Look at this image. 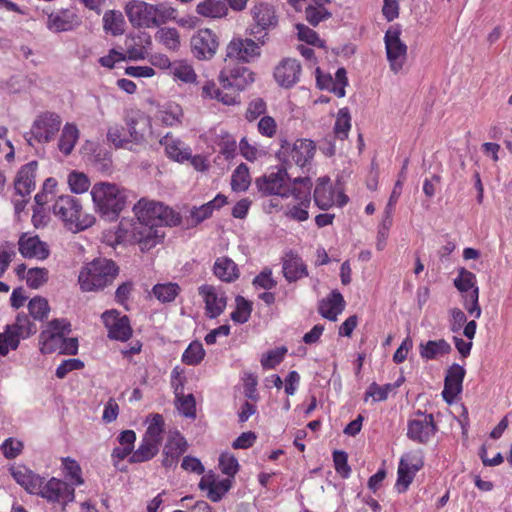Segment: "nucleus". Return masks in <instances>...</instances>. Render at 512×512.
Listing matches in <instances>:
<instances>
[{
	"mask_svg": "<svg viewBox=\"0 0 512 512\" xmlns=\"http://www.w3.org/2000/svg\"><path fill=\"white\" fill-rule=\"evenodd\" d=\"M235 302L236 309L231 313V319L236 323L243 324L251 315V304L242 296H237Z\"/></svg>",
	"mask_w": 512,
	"mask_h": 512,
	"instance_id": "53",
	"label": "nucleus"
},
{
	"mask_svg": "<svg viewBox=\"0 0 512 512\" xmlns=\"http://www.w3.org/2000/svg\"><path fill=\"white\" fill-rule=\"evenodd\" d=\"M125 123L128 128L131 142H143L146 134L150 132V118L140 110L127 111L125 115Z\"/></svg>",
	"mask_w": 512,
	"mask_h": 512,
	"instance_id": "17",
	"label": "nucleus"
},
{
	"mask_svg": "<svg viewBox=\"0 0 512 512\" xmlns=\"http://www.w3.org/2000/svg\"><path fill=\"white\" fill-rule=\"evenodd\" d=\"M103 28L114 36L122 35L125 31V20L120 11L108 10L103 15Z\"/></svg>",
	"mask_w": 512,
	"mask_h": 512,
	"instance_id": "43",
	"label": "nucleus"
},
{
	"mask_svg": "<svg viewBox=\"0 0 512 512\" xmlns=\"http://www.w3.org/2000/svg\"><path fill=\"white\" fill-rule=\"evenodd\" d=\"M253 19L258 27L262 30L275 28L278 19L274 8L266 3H260L252 9Z\"/></svg>",
	"mask_w": 512,
	"mask_h": 512,
	"instance_id": "31",
	"label": "nucleus"
},
{
	"mask_svg": "<svg viewBox=\"0 0 512 512\" xmlns=\"http://www.w3.org/2000/svg\"><path fill=\"white\" fill-rule=\"evenodd\" d=\"M180 291V286L172 282L156 284L152 289L154 296L162 303L174 301Z\"/></svg>",
	"mask_w": 512,
	"mask_h": 512,
	"instance_id": "47",
	"label": "nucleus"
},
{
	"mask_svg": "<svg viewBox=\"0 0 512 512\" xmlns=\"http://www.w3.org/2000/svg\"><path fill=\"white\" fill-rule=\"evenodd\" d=\"M188 449L186 439L179 433L171 434L162 451V465L165 468L175 467L181 455Z\"/></svg>",
	"mask_w": 512,
	"mask_h": 512,
	"instance_id": "19",
	"label": "nucleus"
},
{
	"mask_svg": "<svg viewBox=\"0 0 512 512\" xmlns=\"http://www.w3.org/2000/svg\"><path fill=\"white\" fill-rule=\"evenodd\" d=\"M213 271L215 276L224 282H233L240 275L237 265L228 257L217 258Z\"/></svg>",
	"mask_w": 512,
	"mask_h": 512,
	"instance_id": "33",
	"label": "nucleus"
},
{
	"mask_svg": "<svg viewBox=\"0 0 512 512\" xmlns=\"http://www.w3.org/2000/svg\"><path fill=\"white\" fill-rule=\"evenodd\" d=\"M301 71L298 60L285 58L275 67L274 78L281 87L291 88L299 82Z\"/></svg>",
	"mask_w": 512,
	"mask_h": 512,
	"instance_id": "18",
	"label": "nucleus"
},
{
	"mask_svg": "<svg viewBox=\"0 0 512 512\" xmlns=\"http://www.w3.org/2000/svg\"><path fill=\"white\" fill-rule=\"evenodd\" d=\"M76 16L73 13L61 12L48 17V28L55 32L69 31L74 28Z\"/></svg>",
	"mask_w": 512,
	"mask_h": 512,
	"instance_id": "45",
	"label": "nucleus"
},
{
	"mask_svg": "<svg viewBox=\"0 0 512 512\" xmlns=\"http://www.w3.org/2000/svg\"><path fill=\"white\" fill-rule=\"evenodd\" d=\"M453 284L462 294V298H464V295H469L470 292L479 288L476 275L463 267L458 269L457 277L453 280Z\"/></svg>",
	"mask_w": 512,
	"mask_h": 512,
	"instance_id": "42",
	"label": "nucleus"
},
{
	"mask_svg": "<svg viewBox=\"0 0 512 512\" xmlns=\"http://www.w3.org/2000/svg\"><path fill=\"white\" fill-rule=\"evenodd\" d=\"M183 111L179 104L168 102L157 113V118L166 126H175L181 123Z\"/></svg>",
	"mask_w": 512,
	"mask_h": 512,
	"instance_id": "39",
	"label": "nucleus"
},
{
	"mask_svg": "<svg viewBox=\"0 0 512 512\" xmlns=\"http://www.w3.org/2000/svg\"><path fill=\"white\" fill-rule=\"evenodd\" d=\"M452 348L445 339L429 340L419 345V353L423 359L431 360L438 355H445L451 352Z\"/></svg>",
	"mask_w": 512,
	"mask_h": 512,
	"instance_id": "36",
	"label": "nucleus"
},
{
	"mask_svg": "<svg viewBox=\"0 0 512 512\" xmlns=\"http://www.w3.org/2000/svg\"><path fill=\"white\" fill-rule=\"evenodd\" d=\"M148 427L143 437L153 440L159 444L162 443L164 433V418L161 414H151L147 418Z\"/></svg>",
	"mask_w": 512,
	"mask_h": 512,
	"instance_id": "46",
	"label": "nucleus"
},
{
	"mask_svg": "<svg viewBox=\"0 0 512 512\" xmlns=\"http://www.w3.org/2000/svg\"><path fill=\"white\" fill-rule=\"evenodd\" d=\"M61 124L62 119L58 114L54 112L42 113L34 120L30 129V136L26 137V140L30 145H33V141L48 143L59 132Z\"/></svg>",
	"mask_w": 512,
	"mask_h": 512,
	"instance_id": "8",
	"label": "nucleus"
},
{
	"mask_svg": "<svg viewBox=\"0 0 512 512\" xmlns=\"http://www.w3.org/2000/svg\"><path fill=\"white\" fill-rule=\"evenodd\" d=\"M39 496L46 499L50 503H57L64 510L66 505L75 499V488L67 482L52 477L48 481L43 478V484L38 491Z\"/></svg>",
	"mask_w": 512,
	"mask_h": 512,
	"instance_id": "11",
	"label": "nucleus"
},
{
	"mask_svg": "<svg viewBox=\"0 0 512 512\" xmlns=\"http://www.w3.org/2000/svg\"><path fill=\"white\" fill-rule=\"evenodd\" d=\"M160 145L164 147L165 154L176 162H184L191 158V149L181 140L166 134L161 140Z\"/></svg>",
	"mask_w": 512,
	"mask_h": 512,
	"instance_id": "27",
	"label": "nucleus"
},
{
	"mask_svg": "<svg viewBox=\"0 0 512 512\" xmlns=\"http://www.w3.org/2000/svg\"><path fill=\"white\" fill-rule=\"evenodd\" d=\"M332 16L324 6L309 5L305 9V18L312 26H317L320 22L329 19Z\"/></svg>",
	"mask_w": 512,
	"mask_h": 512,
	"instance_id": "52",
	"label": "nucleus"
},
{
	"mask_svg": "<svg viewBox=\"0 0 512 512\" xmlns=\"http://www.w3.org/2000/svg\"><path fill=\"white\" fill-rule=\"evenodd\" d=\"M79 139V130L77 126L73 123H66L62 129V133L58 142L59 150L65 154L69 155L77 143Z\"/></svg>",
	"mask_w": 512,
	"mask_h": 512,
	"instance_id": "41",
	"label": "nucleus"
},
{
	"mask_svg": "<svg viewBox=\"0 0 512 512\" xmlns=\"http://www.w3.org/2000/svg\"><path fill=\"white\" fill-rule=\"evenodd\" d=\"M283 275L288 282H295L308 275L307 267L294 252L286 253L282 261Z\"/></svg>",
	"mask_w": 512,
	"mask_h": 512,
	"instance_id": "26",
	"label": "nucleus"
},
{
	"mask_svg": "<svg viewBox=\"0 0 512 512\" xmlns=\"http://www.w3.org/2000/svg\"><path fill=\"white\" fill-rule=\"evenodd\" d=\"M140 44L130 45L127 48V55L130 60H143L145 59L148 48L152 44L151 37L148 34L138 37Z\"/></svg>",
	"mask_w": 512,
	"mask_h": 512,
	"instance_id": "50",
	"label": "nucleus"
},
{
	"mask_svg": "<svg viewBox=\"0 0 512 512\" xmlns=\"http://www.w3.org/2000/svg\"><path fill=\"white\" fill-rule=\"evenodd\" d=\"M315 204L322 210H327L334 204V191L330 178L320 177L313 194Z\"/></svg>",
	"mask_w": 512,
	"mask_h": 512,
	"instance_id": "30",
	"label": "nucleus"
},
{
	"mask_svg": "<svg viewBox=\"0 0 512 512\" xmlns=\"http://www.w3.org/2000/svg\"><path fill=\"white\" fill-rule=\"evenodd\" d=\"M205 356V350L203 345L198 342H192L184 351L182 355V361L187 365L199 364Z\"/></svg>",
	"mask_w": 512,
	"mask_h": 512,
	"instance_id": "51",
	"label": "nucleus"
},
{
	"mask_svg": "<svg viewBox=\"0 0 512 512\" xmlns=\"http://www.w3.org/2000/svg\"><path fill=\"white\" fill-rule=\"evenodd\" d=\"M218 80L224 90L237 97V93L244 90L248 85L254 82V73L240 63L224 62Z\"/></svg>",
	"mask_w": 512,
	"mask_h": 512,
	"instance_id": "6",
	"label": "nucleus"
},
{
	"mask_svg": "<svg viewBox=\"0 0 512 512\" xmlns=\"http://www.w3.org/2000/svg\"><path fill=\"white\" fill-rule=\"evenodd\" d=\"M18 245L19 252L24 258L44 260L50 254L47 243L41 241L37 235L22 234L19 238Z\"/></svg>",
	"mask_w": 512,
	"mask_h": 512,
	"instance_id": "20",
	"label": "nucleus"
},
{
	"mask_svg": "<svg viewBox=\"0 0 512 512\" xmlns=\"http://www.w3.org/2000/svg\"><path fill=\"white\" fill-rule=\"evenodd\" d=\"M175 398L177 409L182 415L189 418L196 416V402L192 394H183Z\"/></svg>",
	"mask_w": 512,
	"mask_h": 512,
	"instance_id": "55",
	"label": "nucleus"
},
{
	"mask_svg": "<svg viewBox=\"0 0 512 512\" xmlns=\"http://www.w3.org/2000/svg\"><path fill=\"white\" fill-rule=\"evenodd\" d=\"M68 184L72 192L81 194L86 192L90 187L88 177L81 172L73 171L68 175Z\"/></svg>",
	"mask_w": 512,
	"mask_h": 512,
	"instance_id": "56",
	"label": "nucleus"
},
{
	"mask_svg": "<svg viewBox=\"0 0 512 512\" xmlns=\"http://www.w3.org/2000/svg\"><path fill=\"white\" fill-rule=\"evenodd\" d=\"M219 466L222 473L229 477H234L239 469L238 460L230 453L221 454L219 457Z\"/></svg>",
	"mask_w": 512,
	"mask_h": 512,
	"instance_id": "61",
	"label": "nucleus"
},
{
	"mask_svg": "<svg viewBox=\"0 0 512 512\" xmlns=\"http://www.w3.org/2000/svg\"><path fill=\"white\" fill-rule=\"evenodd\" d=\"M37 162L32 161L24 165L18 172L14 181L15 194L21 197L30 196L35 189V176Z\"/></svg>",
	"mask_w": 512,
	"mask_h": 512,
	"instance_id": "24",
	"label": "nucleus"
},
{
	"mask_svg": "<svg viewBox=\"0 0 512 512\" xmlns=\"http://www.w3.org/2000/svg\"><path fill=\"white\" fill-rule=\"evenodd\" d=\"M155 40L172 52H177L181 46L180 33L173 27L159 28L155 33Z\"/></svg>",
	"mask_w": 512,
	"mask_h": 512,
	"instance_id": "37",
	"label": "nucleus"
},
{
	"mask_svg": "<svg viewBox=\"0 0 512 512\" xmlns=\"http://www.w3.org/2000/svg\"><path fill=\"white\" fill-rule=\"evenodd\" d=\"M70 332V324L65 319L50 321L39 335L40 352L51 354L58 351L63 343V337Z\"/></svg>",
	"mask_w": 512,
	"mask_h": 512,
	"instance_id": "9",
	"label": "nucleus"
},
{
	"mask_svg": "<svg viewBox=\"0 0 512 512\" xmlns=\"http://www.w3.org/2000/svg\"><path fill=\"white\" fill-rule=\"evenodd\" d=\"M261 56V44L251 38L234 37L225 48L224 62L252 63Z\"/></svg>",
	"mask_w": 512,
	"mask_h": 512,
	"instance_id": "7",
	"label": "nucleus"
},
{
	"mask_svg": "<svg viewBox=\"0 0 512 512\" xmlns=\"http://www.w3.org/2000/svg\"><path fill=\"white\" fill-rule=\"evenodd\" d=\"M287 172L278 169L275 172L265 174L256 179V186L264 195H278L289 197V188L286 185Z\"/></svg>",
	"mask_w": 512,
	"mask_h": 512,
	"instance_id": "16",
	"label": "nucleus"
},
{
	"mask_svg": "<svg viewBox=\"0 0 512 512\" xmlns=\"http://www.w3.org/2000/svg\"><path fill=\"white\" fill-rule=\"evenodd\" d=\"M351 129V115L347 107L339 109L334 124V134L340 139L344 140L348 137Z\"/></svg>",
	"mask_w": 512,
	"mask_h": 512,
	"instance_id": "48",
	"label": "nucleus"
},
{
	"mask_svg": "<svg viewBox=\"0 0 512 512\" xmlns=\"http://www.w3.org/2000/svg\"><path fill=\"white\" fill-rule=\"evenodd\" d=\"M312 182L309 177H298L293 180V187L289 189L292 195L302 206H309L311 200Z\"/></svg>",
	"mask_w": 512,
	"mask_h": 512,
	"instance_id": "38",
	"label": "nucleus"
},
{
	"mask_svg": "<svg viewBox=\"0 0 512 512\" xmlns=\"http://www.w3.org/2000/svg\"><path fill=\"white\" fill-rule=\"evenodd\" d=\"M125 12L133 27H159L174 18L176 10L164 3L156 5L132 0L127 3Z\"/></svg>",
	"mask_w": 512,
	"mask_h": 512,
	"instance_id": "2",
	"label": "nucleus"
},
{
	"mask_svg": "<svg viewBox=\"0 0 512 512\" xmlns=\"http://www.w3.org/2000/svg\"><path fill=\"white\" fill-rule=\"evenodd\" d=\"M20 344L18 340L10 331L4 328L0 333V355L6 356L11 350H16Z\"/></svg>",
	"mask_w": 512,
	"mask_h": 512,
	"instance_id": "62",
	"label": "nucleus"
},
{
	"mask_svg": "<svg viewBox=\"0 0 512 512\" xmlns=\"http://www.w3.org/2000/svg\"><path fill=\"white\" fill-rule=\"evenodd\" d=\"M316 151L315 144L309 139H297L293 145L287 140H281L280 153H289L294 163L299 167H305L311 162Z\"/></svg>",
	"mask_w": 512,
	"mask_h": 512,
	"instance_id": "15",
	"label": "nucleus"
},
{
	"mask_svg": "<svg viewBox=\"0 0 512 512\" xmlns=\"http://www.w3.org/2000/svg\"><path fill=\"white\" fill-rule=\"evenodd\" d=\"M25 279L30 288L38 289L48 280V270L46 268H31L26 272Z\"/></svg>",
	"mask_w": 512,
	"mask_h": 512,
	"instance_id": "54",
	"label": "nucleus"
},
{
	"mask_svg": "<svg viewBox=\"0 0 512 512\" xmlns=\"http://www.w3.org/2000/svg\"><path fill=\"white\" fill-rule=\"evenodd\" d=\"M465 377V369L458 365L453 364L447 371L445 376L444 389L442 396L447 403L452 400L462 391V382Z\"/></svg>",
	"mask_w": 512,
	"mask_h": 512,
	"instance_id": "23",
	"label": "nucleus"
},
{
	"mask_svg": "<svg viewBox=\"0 0 512 512\" xmlns=\"http://www.w3.org/2000/svg\"><path fill=\"white\" fill-rule=\"evenodd\" d=\"M29 312L34 319L43 320L49 313V304L45 298L35 297L30 300Z\"/></svg>",
	"mask_w": 512,
	"mask_h": 512,
	"instance_id": "57",
	"label": "nucleus"
},
{
	"mask_svg": "<svg viewBox=\"0 0 512 512\" xmlns=\"http://www.w3.org/2000/svg\"><path fill=\"white\" fill-rule=\"evenodd\" d=\"M250 181L248 167L242 163L237 166L232 174L231 187L234 191H245L248 189Z\"/></svg>",
	"mask_w": 512,
	"mask_h": 512,
	"instance_id": "49",
	"label": "nucleus"
},
{
	"mask_svg": "<svg viewBox=\"0 0 512 512\" xmlns=\"http://www.w3.org/2000/svg\"><path fill=\"white\" fill-rule=\"evenodd\" d=\"M91 196L97 212L109 221L117 219L125 207V191L114 183L99 182L94 184Z\"/></svg>",
	"mask_w": 512,
	"mask_h": 512,
	"instance_id": "3",
	"label": "nucleus"
},
{
	"mask_svg": "<svg viewBox=\"0 0 512 512\" xmlns=\"http://www.w3.org/2000/svg\"><path fill=\"white\" fill-rule=\"evenodd\" d=\"M422 418L410 420L407 436L413 441L426 443L436 431V425L432 414H421Z\"/></svg>",
	"mask_w": 512,
	"mask_h": 512,
	"instance_id": "21",
	"label": "nucleus"
},
{
	"mask_svg": "<svg viewBox=\"0 0 512 512\" xmlns=\"http://www.w3.org/2000/svg\"><path fill=\"white\" fill-rule=\"evenodd\" d=\"M219 44V37L209 28L199 29L190 39L191 53L199 61L211 60L216 55Z\"/></svg>",
	"mask_w": 512,
	"mask_h": 512,
	"instance_id": "10",
	"label": "nucleus"
},
{
	"mask_svg": "<svg viewBox=\"0 0 512 512\" xmlns=\"http://www.w3.org/2000/svg\"><path fill=\"white\" fill-rule=\"evenodd\" d=\"M227 203V197L223 194H218L215 198L200 207H193L190 210V221L192 225H197L209 218L214 210L220 209Z\"/></svg>",
	"mask_w": 512,
	"mask_h": 512,
	"instance_id": "29",
	"label": "nucleus"
},
{
	"mask_svg": "<svg viewBox=\"0 0 512 512\" xmlns=\"http://www.w3.org/2000/svg\"><path fill=\"white\" fill-rule=\"evenodd\" d=\"M136 220L122 219L119 236L137 243L141 251H148L161 242L163 226H175L180 217L170 207L160 202L140 199L134 206Z\"/></svg>",
	"mask_w": 512,
	"mask_h": 512,
	"instance_id": "1",
	"label": "nucleus"
},
{
	"mask_svg": "<svg viewBox=\"0 0 512 512\" xmlns=\"http://www.w3.org/2000/svg\"><path fill=\"white\" fill-rule=\"evenodd\" d=\"M344 308L345 301L342 294L334 290L319 302L318 311L322 317L331 321H336L337 316L342 313Z\"/></svg>",
	"mask_w": 512,
	"mask_h": 512,
	"instance_id": "28",
	"label": "nucleus"
},
{
	"mask_svg": "<svg viewBox=\"0 0 512 512\" xmlns=\"http://www.w3.org/2000/svg\"><path fill=\"white\" fill-rule=\"evenodd\" d=\"M107 139L117 148H126L128 144L131 143L130 139L124 137V129L119 125L110 126L108 128Z\"/></svg>",
	"mask_w": 512,
	"mask_h": 512,
	"instance_id": "63",
	"label": "nucleus"
},
{
	"mask_svg": "<svg viewBox=\"0 0 512 512\" xmlns=\"http://www.w3.org/2000/svg\"><path fill=\"white\" fill-rule=\"evenodd\" d=\"M287 349L285 347H279L268 351L261 358V365L266 369H272L283 360Z\"/></svg>",
	"mask_w": 512,
	"mask_h": 512,
	"instance_id": "59",
	"label": "nucleus"
},
{
	"mask_svg": "<svg viewBox=\"0 0 512 512\" xmlns=\"http://www.w3.org/2000/svg\"><path fill=\"white\" fill-rule=\"evenodd\" d=\"M232 480L229 478L218 481L214 487L207 492V498L212 502H219L223 496L231 489Z\"/></svg>",
	"mask_w": 512,
	"mask_h": 512,
	"instance_id": "64",
	"label": "nucleus"
},
{
	"mask_svg": "<svg viewBox=\"0 0 512 512\" xmlns=\"http://www.w3.org/2000/svg\"><path fill=\"white\" fill-rule=\"evenodd\" d=\"M170 73L176 80L186 84L196 83L197 81V74L187 60L174 61Z\"/></svg>",
	"mask_w": 512,
	"mask_h": 512,
	"instance_id": "44",
	"label": "nucleus"
},
{
	"mask_svg": "<svg viewBox=\"0 0 512 512\" xmlns=\"http://www.w3.org/2000/svg\"><path fill=\"white\" fill-rule=\"evenodd\" d=\"M52 212L72 232L83 231L95 222L93 215L83 212L80 200L71 195L57 197Z\"/></svg>",
	"mask_w": 512,
	"mask_h": 512,
	"instance_id": "4",
	"label": "nucleus"
},
{
	"mask_svg": "<svg viewBox=\"0 0 512 512\" xmlns=\"http://www.w3.org/2000/svg\"><path fill=\"white\" fill-rule=\"evenodd\" d=\"M463 306L470 315L474 316V318H480L482 311L479 305V288L470 292L469 295H464Z\"/></svg>",
	"mask_w": 512,
	"mask_h": 512,
	"instance_id": "58",
	"label": "nucleus"
},
{
	"mask_svg": "<svg viewBox=\"0 0 512 512\" xmlns=\"http://www.w3.org/2000/svg\"><path fill=\"white\" fill-rule=\"evenodd\" d=\"M5 328L10 331L18 340H24L37 332L34 322L25 314H18L12 324L6 325Z\"/></svg>",
	"mask_w": 512,
	"mask_h": 512,
	"instance_id": "32",
	"label": "nucleus"
},
{
	"mask_svg": "<svg viewBox=\"0 0 512 512\" xmlns=\"http://www.w3.org/2000/svg\"><path fill=\"white\" fill-rule=\"evenodd\" d=\"M160 445L153 440L142 437L138 448L129 457V462L143 463L151 460L158 454Z\"/></svg>",
	"mask_w": 512,
	"mask_h": 512,
	"instance_id": "34",
	"label": "nucleus"
},
{
	"mask_svg": "<svg viewBox=\"0 0 512 512\" xmlns=\"http://www.w3.org/2000/svg\"><path fill=\"white\" fill-rule=\"evenodd\" d=\"M198 293L205 303V315L211 319L220 316L227 305V297L220 287L204 284L198 288Z\"/></svg>",
	"mask_w": 512,
	"mask_h": 512,
	"instance_id": "13",
	"label": "nucleus"
},
{
	"mask_svg": "<svg viewBox=\"0 0 512 512\" xmlns=\"http://www.w3.org/2000/svg\"><path fill=\"white\" fill-rule=\"evenodd\" d=\"M398 27H390L384 36L387 60L394 73L402 70L407 58V45L400 39Z\"/></svg>",
	"mask_w": 512,
	"mask_h": 512,
	"instance_id": "12",
	"label": "nucleus"
},
{
	"mask_svg": "<svg viewBox=\"0 0 512 512\" xmlns=\"http://www.w3.org/2000/svg\"><path fill=\"white\" fill-rule=\"evenodd\" d=\"M118 272L119 268L114 261L97 258L82 268L78 281L83 291H98L112 284Z\"/></svg>",
	"mask_w": 512,
	"mask_h": 512,
	"instance_id": "5",
	"label": "nucleus"
},
{
	"mask_svg": "<svg viewBox=\"0 0 512 512\" xmlns=\"http://www.w3.org/2000/svg\"><path fill=\"white\" fill-rule=\"evenodd\" d=\"M10 473L17 484H19L26 492L30 494H38L41 484H43V477L35 474L31 469L24 465L12 466L10 468Z\"/></svg>",
	"mask_w": 512,
	"mask_h": 512,
	"instance_id": "22",
	"label": "nucleus"
},
{
	"mask_svg": "<svg viewBox=\"0 0 512 512\" xmlns=\"http://www.w3.org/2000/svg\"><path fill=\"white\" fill-rule=\"evenodd\" d=\"M200 95L203 99H215L225 105H234L237 103V99L234 94L221 91L212 80L204 82L201 87Z\"/></svg>",
	"mask_w": 512,
	"mask_h": 512,
	"instance_id": "35",
	"label": "nucleus"
},
{
	"mask_svg": "<svg viewBox=\"0 0 512 512\" xmlns=\"http://www.w3.org/2000/svg\"><path fill=\"white\" fill-rule=\"evenodd\" d=\"M423 466L421 458L405 455L401 458L398 467L397 486L402 487L399 491H405L411 484L415 473Z\"/></svg>",
	"mask_w": 512,
	"mask_h": 512,
	"instance_id": "25",
	"label": "nucleus"
},
{
	"mask_svg": "<svg viewBox=\"0 0 512 512\" xmlns=\"http://www.w3.org/2000/svg\"><path fill=\"white\" fill-rule=\"evenodd\" d=\"M196 12L203 17L222 18L227 15L228 8L221 0H204L197 5Z\"/></svg>",
	"mask_w": 512,
	"mask_h": 512,
	"instance_id": "40",
	"label": "nucleus"
},
{
	"mask_svg": "<svg viewBox=\"0 0 512 512\" xmlns=\"http://www.w3.org/2000/svg\"><path fill=\"white\" fill-rule=\"evenodd\" d=\"M105 327L108 329L110 339L127 341L132 335L129 318L126 315L120 316L116 310L105 311L101 316Z\"/></svg>",
	"mask_w": 512,
	"mask_h": 512,
	"instance_id": "14",
	"label": "nucleus"
},
{
	"mask_svg": "<svg viewBox=\"0 0 512 512\" xmlns=\"http://www.w3.org/2000/svg\"><path fill=\"white\" fill-rule=\"evenodd\" d=\"M62 464L66 474L70 477L71 480L74 481V484L79 486L84 483V480L81 476V467L79 464L70 457H66L62 459Z\"/></svg>",
	"mask_w": 512,
	"mask_h": 512,
	"instance_id": "60",
	"label": "nucleus"
}]
</instances>
